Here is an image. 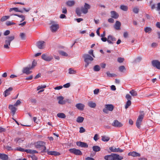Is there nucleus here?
<instances>
[{
	"instance_id": "1",
	"label": "nucleus",
	"mask_w": 160,
	"mask_h": 160,
	"mask_svg": "<svg viewBox=\"0 0 160 160\" xmlns=\"http://www.w3.org/2000/svg\"><path fill=\"white\" fill-rule=\"evenodd\" d=\"M45 142L39 141L34 143L35 147L37 149L42 150V152H47L46 148L45 146Z\"/></svg>"
},
{
	"instance_id": "2",
	"label": "nucleus",
	"mask_w": 160,
	"mask_h": 160,
	"mask_svg": "<svg viewBox=\"0 0 160 160\" xmlns=\"http://www.w3.org/2000/svg\"><path fill=\"white\" fill-rule=\"evenodd\" d=\"M104 158L106 160H121L123 157L118 154L111 153L110 155L105 156Z\"/></svg>"
},
{
	"instance_id": "3",
	"label": "nucleus",
	"mask_w": 160,
	"mask_h": 160,
	"mask_svg": "<svg viewBox=\"0 0 160 160\" xmlns=\"http://www.w3.org/2000/svg\"><path fill=\"white\" fill-rule=\"evenodd\" d=\"M15 38L14 36H8L6 37L5 44L4 45V48L6 49L9 48V46H10L11 42Z\"/></svg>"
},
{
	"instance_id": "4",
	"label": "nucleus",
	"mask_w": 160,
	"mask_h": 160,
	"mask_svg": "<svg viewBox=\"0 0 160 160\" xmlns=\"http://www.w3.org/2000/svg\"><path fill=\"white\" fill-rule=\"evenodd\" d=\"M84 58V61L86 63L85 65V67L87 68L89 64L93 60V58L88 54H84L82 56Z\"/></svg>"
},
{
	"instance_id": "5",
	"label": "nucleus",
	"mask_w": 160,
	"mask_h": 160,
	"mask_svg": "<svg viewBox=\"0 0 160 160\" xmlns=\"http://www.w3.org/2000/svg\"><path fill=\"white\" fill-rule=\"evenodd\" d=\"M91 8L90 6L88 4L85 3L83 7L81 8V11L84 14H86L88 12V10Z\"/></svg>"
},
{
	"instance_id": "6",
	"label": "nucleus",
	"mask_w": 160,
	"mask_h": 160,
	"mask_svg": "<svg viewBox=\"0 0 160 160\" xmlns=\"http://www.w3.org/2000/svg\"><path fill=\"white\" fill-rule=\"evenodd\" d=\"M143 115H141L139 116L137 120L136 121V125L138 128H140L141 127V125L143 118Z\"/></svg>"
},
{
	"instance_id": "7",
	"label": "nucleus",
	"mask_w": 160,
	"mask_h": 160,
	"mask_svg": "<svg viewBox=\"0 0 160 160\" xmlns=\"http://www.w3.org/2000/svg\"><path fill=\"white\" fill-rule=\"evenodd\" d=\"M69 151L71 153L77 155H81L82 154V153L80 150L75 148L70 149Z\"/></svg>"
},
{
	"instance_id": "8",
	"label": "nucleus",
	"mask_w": 160,
	"mask_h": 160,
	"mask_svg": "<svg viewBox=\"0 0 160 160\" xmlns=\"http://www.w3.org/2000/svg\"><path fill=\"white\" fill-rule=\"evenodd\" d=\"M116 38L113 36L109 35L107 38V42L109 44H113L116 41Z\"/></svg>"
},
{
	"instance_id": "9",
	"label": "nucleus",
	"mask_w": 160,
	"mask_h": 160,
	"mask_svg": "<svg viewBox=\"0 0 160 160\" xmlns=\"http://www.w3.org/2000/svg\"><path fill=\"white\" fill-rule=\"evenodd\" d=\"M152 64L153 67L160 69V62L158 60H153L152 61Z\"/></svg>"
},
{
	"instance_id": "10",
	"label": "nucleus",
	"mask_w": 160,
	"mask_h": 160,
	"mask_svg": "<svg viewBox=\"0 0 160 160\" xmlns=\"http://www.w3.org/2000/svg\"><path fill=\"white\" fill-rule=\"evenodd\" d=\"M45 44V42L44 41H39L36 43V46L40 49H42L44 48Z\"/></svg>"
},
{
	"instance_id": "11",
	"label": "nucleus",
	"mask_w": 160,
	"mask_h": 160,
	"mask_svg": "<svg viewBox=\"0 0 160 160\" xmlns=\"http://www.w3.org/2000/svg\"><path fill=\"white\" fill-rule=\"evenodd\" d=\"M57 99L58 100V103L62 105L65 104L68 101V99L63 100L64 98L62 96L58 97Z\"/></svg>"
},
{
	"instance_id": "12",
	"label": "nucleus",
	"mask_w": 160,
	"mask_h": 160,
	"mask_svg": "<svg viewBox=\"0 0 160 160\" xmlns=\"http://www.w3.org/2000/svg\"><path fill=\"white\" fill-rule=\"evenodd\" d=\"M109 150L113 152H123V150L119 148H116L115 147L112 146L109 148Z\"/></svg>"
},
{
	"instance_id": "13",
	"label": "nucleus",
	"mask_w": 160,
	"mask_h": 160,
	"mask_svg": "<svg viewBox=\"0 0 160 160\" xmlns=\"http://www.w3.org/2000/svg\"><path fill=\"white\" fill-rule=\"evenodd\" d=\"M59 28V26L57 24H53L50 27L51 30L52 32H56Z\"/></svg>"
},
{
	"instance_id": "14",
	"label": "nucleus",
	"mask_w": 160,
	"mask_h": 160,
	"mask_svg": "<svg viewBox=\"0 0 160 160\" xmlns=\"http://www.w3.org/2000/svg\"><path fill=\"white\" fill-rule=\"evenodd\" d=\"M32 68H30V66L26 67L24 68L23 69L22 72L23 73H25L27 75L30 74L32 72V71H30V70Z\"/></svg>"
},
{
	"instance_id": "15",
	"label": "nucleus",
	"mask_w": 160,
	"mask_h": 160,
	"mask_svg": "<svg viewBox=\"0 0 160 160\" xmlns=\"http://www.w3.org/2000/svg\"><path fill=\"white\" fill-rule=\"evenodd\" d=\"M9 108L11 110V113L13 116L15 113L16 110L17 108L15 107V106L14 105L10 104L9 105Z\"/></svg>"
},
{
	"instance_id": "16",
	"label": "nucleus",
	"mask_w": 160,
	"mask_h": 160,
	"mask_svg": "<svg viewBox=\"0 0 160 160\" xmlns=\"http://www.w3.org/2000/svg\"><path fill=\"white\" fill-rule=\"evenodd\" d=\"M76 144L77 146L82 148H87L88 147V145L86 143L80 141L77 142Z\"/></svg>"
},
{
	"instance_id": "17",
	"label": "nucleus",
	"mask_w": 160,
	"mask_h": 160,
	"mask_svg": "<svg viewBox=\"0 0 160 160\" xmlns=\"http://www.w3.org/2000/svg\"><path fill=\"white\" fill-rule=\"evenodd\" d=\"M112 125L114 127H121L122 126V124L117 120H114L113 122L112 123Z\"/></svg>"
},
{
	"instance_id": "18",
	"label": "nucleus",
	"mask_w": 160,
	"mask_h": 160,
	"mask_svg": "<svg viewBox=\"0 0 160 160\" xmlns=\"http://www.w3.org/2000/svg\"><path fill=\"white\" fill-rule=\"evenodd\" d=\"M41 57L42 59L47 61H50L53 59L52 57H49L45 54H43Z\"/></svg>"
},
{
	"instance_id": "19",
	"label": "nucleus",
	"mask_w": 160,
	"mask_h": 160,
	"mask_svg": "<svg viewBox=\"0 0 160 160\" xmlns=\"http://www.w3.org/2000/svg\"><path fill=\"white\" fill-rule=\"evenodd\" d=\"M13 90V88L12 87H10L8 88L4 92V95L5 97H6L9 95L11 92Z\"/></svg>"
},
{
	"instance_id": "20",
	"label": "nucleus",
	"mask_w": 160,
	"mask_h": 160,
	"mask_svg": "<svg viewBox=\"0 0 160 160\" xmlns=\"http://www.w3.org/2000/svg\"><path fill=\"white\" fill-rule=\"evenodd\" d=\"M111 17L114 19H117L119 17V14L115 11H111L110 12Z\"/></svg>"
},
{
	"instance_id": "21",
	"label": "nucleus",
	"mask_w": 160,
	"mask_h": 160,
	"mask_svg": "<svg viewBox=\"0 0 160 160\" xmlns=\"http://www.w3.org/2000/svg\"><path fill=\"white\" fill-rule=\"evenodd\" d=\"M66 4L67 6L71 7L75 5V2L74 0H69L66 2Z\"/></svg>"
},
{
	"instance_id": "22",
	"label": "nucleus",
	"mask_w": 160,
	"mask_h": 160,
	"mask_svg": "<svg viewBox=\"0 0 160 160\" xmlns=\"http://www.w3.org/2000/svg\"><path fill=\"white\" fill-rule=\"evenodd\" d=\"M76 107L79 110L82 111L85 107L84 105L82 103H79L76 104Z\"/></svg>"
},
{
	"instance_id": "23",
	"label": "nucleus",
	"mask_w": 160,
	"mask_h": 160,
	"mask_svg": "<svg viewBox=\"0 0 160 160\" xmlns=\"http://www.w3.org/2000/svg\"><path fill=\"white\" fill-rule=\"evenodd\" d=\"M47 152L48 154L50 155H52L57 156L59 155L60 154L59 152H58L56 151H49L48 150H47Z\"/></svg>"
},
{
	"instance_id": "24",
	"label": "nucleus",
	"mask_w": 160,
	"mask_h": 160,
	"mask_svg": "<svg viewBox=\"0 0 160 160\" xmlns=\"http://www.w3.org/2000/svg\"><path fill=\"white\" fill-rule=\"evenodd\" d=\"M128 155L131 156L133 157H140V154L138 153L135 152H131L128 153Z\"/></svg>"
},
{
	"instance_id": "25",
	"label": "nucleus",
	"mask_w": 160,
	"mask_h": 160,
	"mask_svg": "<svg viewBox=\"0 0 160 160\" xmlns=\"http://www.w3.org/2000/svg\"><path fill=\"white\" fill-rule=\"evenodd\" d=\"M121 26V22L119 21H116L114 25V28L116 30H120Z\"/></svg>"
},
{
	"instance_id": "26",
	"label": "nucleus",
	"mask_w": 160,
	"mask_h": 160,
	"mask_svg": "<svg viewBox=\"0 0 160 160\" xmlns=\"http://www.w3.org/2000/svg\"><path fill=\"white\" fill-rule=\"evenodd\" d=\"M105 108H107L108 111H112L114 107L112 104H106Z\"/></svg>"
},
{
	"instance_id": "27",
	"label": "nucleus",
	"mask_w": 160,
	"mask_h": 160,
	"mask_svg": "<svg viewBox=\"0 0 160 160\" xmlns=\"http://www.w3.org/2000/svg\"><path fill=\"white\" fill-rule=\"evenodd\" d=\"M8 158V155L5 154L0 153V158L2 160H6Z\"/></svg>"
},
{
	"instance_id": "28",
	"label": "nucleus",
	"mask_w": 160,
	"mask_h": 160,
	"mask_svg": "<svg viewBox=\"0 0 160 160\" xmlns=\"http://www.w3.org/2000/svg\"><path fill=\"white\" fill-rule=\"evenodd\" d=\"M88 105L89 107L91 108H95L96 106V103L93 102L91 101H89L88 102Z\"/></svg>"
},
{
	"instance_id": "29",
	"label": "nucleus",
	"mask_w": 160,
	"mask_h": 160,
	"mask_svg": "<svg viewBox=\"0 0 160 160\" xmlns=\"http://www.w3.org/2000/svg\"><path fill=\"white\" fill-rule=\"evenodd\" d=\"M24 140V138H16L15 139L14 141L16 143H18L19 144L22 143Z\"/></svg>"
},
{
	"instance_id": "30",
	"label": "nucleus",
	"mask_w": 160,
	"mask_h": 160,
	"mask_svg": "<svg viewBox=\"0 0 160 160\" xmlns=\"http://www.w3.org/2000/svg\"><path fill=\"white\" fill-rule=\"evenodd\" d=\"M92 149L95 152H99L100 151V148L98 146H94L92 147Z\"/></svg>"
},
{
	"instance_id": "31",
	"label": "nucleus",
	"mask_w": 160,
	"mask_h": 160,
	"mask_svg": "<svg viewBox=\"0 0 160 160\" xmlns=\"http://www.w3.org/2000/svg\"><path fill=\"white\" fill-rule=\"evenodd\" d=\"M84 119V118L81 116H79L78 117L76 121L78 123H82V122Z\"/></svg>"
},
{
	"instance_id": "32",
	"label": "nucleus",
	"mask_w": 160,
	"mask_h": 160,
	"mask_svg": "<svg viewBox=\"0 0 160 160\" xmlns=\"http://www.w3.org/2000/svg\"><path fill=\"white\" fill-rule=\"evenodd\" d=\"M102 140L104 142H108L110 139V138L105 136H101Z\"/></svg>"
},
{
	"instance_id": "33",
	"label": "nucleus",
	"mask_w": 160,
	"mask_h": 160,
	"mask_svg": "<svg viewBox=\"0 0 160 160\" xmlns=\"http://www.w3.org/2000/svg\"><path fill=\"white\" fill-rule=\"evenodd\" d=\"M129 93L133 97L137 96L138 95L137 92L134 89H132L130 91Z\"/></svg>"
},
{
	"instance_id": "34",
	"label": "nucleus",
	"mask_w": 160,
	"mask_h": 160,
	"mask_svg": "<svg viewBox=\"0 0 160 160\" xmlns=\"http://www.w3.org/2000/svg\"><path fill=\"white\" fill-rule=\"evenodd\" d=\"M57 116L58 117L62 118H65L66 117L65 115L63 113H58Z\"/></svg>"
},
{
	"instance_id": "35",
	"label": "nucleus",
	"mask_w": 160,
	"mask_h": 160,
	"mask_svg": "<svg viewBox=\"0 0 160 160\" xmlns=\"http://www.w3.org/2000/svg\"><path fill=\"white\" fill-rule=\"evenodd\" d=\"M120 8L121 9L124 11H126L128 10V7L125 5H121L120 7Z\"/></svg>"
},
{
	"instance_id": "36",
	"label": "nucleus",
	"mask_w": 160,
	"mask_h": 160,
	"mask_svg": "<svg viewBox=\"0 0 160 160\" xmlns=\"http://www.w3.org/2000/svg\"><path fill=\"white\" fill-rule=\"evenodd\" d=\"M93 70L96 72L99 71L100 70V67L98 65H96L93 68Z\"/></svg>"
},
{
	"instance_id": "37",
	"label": "nucleus",
	"mask_w": 160,
	"mask_h": 160,
	"mask_svg": "<svg viewBox=\"0 0 160 160\" xmlns=\"http://www.w3.org/2000/svg\"><path fill=\"white\" fill-rule=\"evenodd\" d=\"M131 104V102L130 100H128L126 103L125 108L126 109L128 108Z\"/></svg>"
},
{
	"instance_id": "38",
	"label": "nucleus",
	"mask_w": 160,
	"mask_h": 160,
	"mask_svg": "<svg viewBox=\"0 0 160 160\" xmlns=\"http://www.w3.org/2000/svg\"><path fill=\"white\" fill-rule=\"evenodd\" d=\"M106 74H107V76L109 77H116L117 76L116 74H114V73H111L109 72H107L106 73Z\"/></svg>"
},
{
	"instance_id": "39",
	"label": "nucleus",
	"mask_w": 160,
	"mask_h": 160,
	"mask_svg": "<svg viewBox=\"0 0 160 160\" xmlns=\"http://www.w3.org/2000/svg\"><path fill=\"white\" fill-rule=\"evenodd\" d=\"M58 52L62 56H68V54L66 52L63 51H58Z\"/></svg>"
},
{
	"instance_id": "40",
	"label": "nucleus",
	"mask_w": 160,
	"mask_h": 160,
	"mask_svg": "<svg viewBox=\"0 0 160 160\" xmlns=\"http://www.w3.org/2000/svg\"><path fill=\"white\" fill-rule=\"evenodd\" d=\"M10 17L9 16H5L2 17L1 19V21L2 22H4L8 19Z\"/></svg>"
},
{
	"instance_id": "41",
	"label": "nucleus",
	"mask_w": 160,
	"mask_h": 160,
	"mask_svg": "<svg viewBox=\"0 0 160 160\" xmlns=\"http://www.w3.org/2000/svg\"><path fill=\"white\" fill-rule=\"evenodd\" d=\"M20 36L22 40H24L25 39L26 35L24 33H20Z\"/></svg>"
},
{
	"instance_id": "42",
	"label": "nucleus",
	"mask_w": 160,
	"mask_h": 160,
	"mask_svg": "<svg viewBox=\"0 0 160 160\" xmlns=\"http://www.w3.org/2000/svg\"><path fill=\"white\" fill-rule=\"evenodd\" d=\"M14 15L17 16L19 18H21V19H22V21H24L25 18V16L23 15H19L17 14H15Z\"/></svg>"
},
{
	"instance_id": "43",
	"label": "nucleus",
	"mask_w": 160,
	"mask_h": 160,
	"mask_svg": "<svg viewBox=\"0 0 160 160\" xmlns=\"http://www.w3.org/2000/svg\"><path fill=\"white\" fill-rule=\"evenodd\" d=\"M76 73V71L75 70L72 69V68H70L69 69V73L70 74H73Z\"/></svg>"
},
{
	"instance_id": "44",
	"label": "nucleus",
	"mask_w": 160,
	"mask_h": 160,
	"mask_svg": "<svg viewBox=\"0 0 160 160\" xmlns=\"http://www.w3.org/2000/svg\"><path fill=\"white\" fill-rule=\"evenodd\" d=\"M29 101L33 104H36L37 103V100L36 99L32 98L29 99Z\"/></svg>"
},
{
	"instance_id": "45",
	"label": "nucleus",
	"mask_w": 160,
	"mask_h": 160,
	"mask_svg": "<svg viewBox=\"0 0 160 160\" xmlns=\"http://www.w3.org/2000/svg\"><path fill=\"white\" fill-rule=\"evenodd\" d=\"M81 11L78 8H77L76 9V13L79 16H81Z\"/></svg>"
},
{
	"instance_id": "46",
	"label": "nucleus",
	"mask_w": 160,
	"mask_h": 160,
	"mask_svg": "<svg viewBox=\"0 0 160 160\" xmlns=\"http://www.w3.org/2000/svg\"><path fill=\"white\" fill-rule=\"evenodd\" d=\"M152 29L150 27H147L144 28V31L146 32H151Z\"/></svg>"
},
{
	"instance_id": "47",
	"label": "nucleus",
	"mask_w": 160,
	"mask_h": 160,
	"mask_svg": "<svg viewBox=\"0 0 160 160\" xmlns=\"http://www.w3.org/2000/svg\"><path fill=\"white\" fill-rule=\"evenodd\" d=\"M15 150H18L21 152H24V149L21 147H17L15 149Z\"/></svg>"
},
{
	"instance_id": "48",
	"label": "nucleus",
	"mask_w": 160,
	"mask_h": 160,
	"mask_svg": "<svg viewBox=\"0 0 160 160\" xmlns=\"http://www.w3.org/2000/svg\"><path fill=\"white\" fill-rule=\"evenodd\" d=\"M46 86L45 85H41V86H39L37 87V90H40L41 89L45 88H46Z\"/></svg>"
},
{
	"instance_id": "49",
	"label": "nucleus",
	"mask_w": 160,
	"mask_h": 160,
	"mask_svg": "<svg viewBox=\"0 0 160 160\" xmlns=\"http://www.w3.org/2000/svg\"><path fill=\"white\" fill-rule=\"evenodd\" d=\"M119 70L121 72H122L124 70H126V68L124 66H121L119 67Z\"/></svg>"
},
{
	"instance_id": "50",
	"label": "nucleus",
	"mask_w": 160,
	"mask_h": 160,
	"mask_svg": "<svg viewBox=\"0 0 160 160\" xmlns=\"http://www.w3.org/2000/svg\"><path fill=\"white\" fill-rule=\"evenodd\" d=\"M37 64V62L34 60L32 62V66L31 67L30 66L31 68L32 69Z\"/></svg>"
},
{
	"instance_id": "51",
	"label": "nucleus",
	"mask_w": 160,
	"mask_h": 160,
	"mask_svg": "<svg viewBox=\"0 0 160 160\" xmlns=\"http://www.w3.org/2000/svg\"><path fill=\"white\" fill-rule=\"evenodd\" d=\"M18 8H11L9 10V11L10 12H11L13 10H14L16 12H18Z\"/></svg>"
},
{
	"instance_id": "52",
	"label": "nucleus",
	"mask_w": 160,
	"mask_h": 160,
	"mask_svg": "<svg viewBox=\"0 0 160 160\" xmlns=\"http://www.w3.org/2000/svg\"><path fill=\"white\" fill-rule=\"evenodd\" d=\"M14 24H15V23L13 22H12L11 21H7L6 22V25L7 26H10V25H14Z\"/></svg>"
},
{
	"instance_id": "53",
	"label": "nucleus",
	"mask_w": 160,
	"mask_h": 160,
	"mask_svg": "<svg viewBox=\"0 0 160 160\" xmlns=\"http://www.w3.org/2000/svg\"><path fill=\"white\" fill-rule=\"evenodd\" d=\"M21 103V102L19 100H18L16 101V102L14 104V106H17L19 105Z\"/></svg>"
},
{
	"instance_id": "54",
	"label": "nucleus",
	"mask_w": 160,
	"mask_h": 160,
	"mask_svg": "<svg viewBox=\"0 0 160 160\" xmlns=\"http://www.w3.org/2000/svg\"><path fill=\"white\" fill-rule=\"evenodd\" d=\"M124 60V58H118L117 60L118 62L122 63L123 62Z\"/></svg>"
},
{
	"instance_id": "55",
	"label": "nucleus",
	"mask_w": 160,
	"mask_h": 160,
	"mask_svg": "<svg viewBox=\"0 0 160 160\" xmlns=\"http://www.w3.org/2000/svg\"><path fill=\"white\" fill-rule=\"evenodd\" d=\"M133 11L135 13H138L139 12V9L137 8H134L133 9Z\"/></svg>"
},
{
	"instance_id": "56",
	"label": "nucleus",
	"mask_w": 160,
	"mask_h": 160,
	"mask_svg": "<svg viewBox=\"0 0 160 160\" xmlns=\"http://www.w3.org/2000/svg\"><path fill=\"white\" fill-rule=\"evenodd\" d=\"M126 98L128 100H130L132 99V97L129 94H127L126 96Z\"/></svg>"
},
{
	"instance_id": "57",
	"label": "nucleus",
	"mask_w": 160,
	"mask_h": 160,
	"mask_svg": "<svg viewBox=\"0 0 160 160\" xmlns=\"http://www.w3.org/2000/svg\"><path fill=\"white\" fill-rule=\"evenodd\" d=\"M142 58L141 57H138L135 60V62H138L142 60Z\"/></svg>"
},
{
	"instance_id": "58",
	"label": "nucleus",
	"mask_w": 160,
	"mask_h": 160,
	"mask_svg": "<svg viewBox=\"0 0 160 160\" xmlns=\"http://www.w3.org/2000/svg\"><path fill=\"white\" fill-rule=\"evenodd\" d=\"M85 131V129L82 127H81L80 128L79 132L80 133H83Z\"/></svg>"
},
{
	"instance_id": "59",
	"label": "nucleus",
	"mask_w": 160,
	"mask_h": 160,
	"mask_svg": "<svg viewBox=\"0 0 160 160\" xmlns=\"http://www.w3.org/2000/svg\"><path fill=\"white\" fill-rule=\"evenodd\" d=\"M62 13H64V14H66L67 13V8L66 7H63L62 8Z\"/></svg>"
},
{
	"instance_id": "60",
	"label": "nucleus",
	"mask_w": 160,
	"mask_h": 160,
	"mask_svg": "<svg viewBox=\"0 0 160 160\" xmlns=\"http://www.w3.org/2000/svg\"><path fill=\"white\" fill-rule=\"evenodd\" d=\"M10 33V31L9 30H7L4 33V36H7Z\"/></svg>"
},
{
	"instance_id": "61",
	"label": "nucleus",
	"mask_w": 160,
	"mask_h": 160,
	"mask_svg": "<svg viewBox=\"0 0 160 160\" xmlns=\"http://www.w3.org/2000/svg\"><path fill=\"white\" fill-rule=\"evenodd\" d=\"M70 86V84L69 83H68L63 85V87L65 88H68Z\"/></svg>"
},
{
	"instance_id": "62",
	"label": "nucleus",
	"mask_w": 160,
	"mask_h": 160,
	"mask_svg": "<svg viewBox=\"0 0 160 160\" xmlns=\"http://www.w3.org/2000/svg\"><path fill=\"white\" fill-rule=\"evenodd\" d=\"M62 88V86H57L54 88V89L55 90H59L60 89H61Z\"/></svg>"
},
{
	"instance_id": "63",
	"label": "nucleus",
	"mask_w": 160,
	"mask_h": 160,
	"mask_svg": "<svg viewBox=\"0 0 160 160\" xmlns=\"http://www.w3.org/2000/svg\"><path fill=\"white\" fill-rule=\"evenodd\" d=\"M99 92V90L98 89H96L94 90V93L95 94H97Z\"/></svg>"
},
{
	"instance_id": "64",
	"label": "nucleus",
	"mask_w": 160,
	"mask_h": 160,
	"mask_svg": "<svg viewBox=\"0 0 160 160\" xmlns=\"http://www.w3.org/2000/svg\"><path fill=\"white\" fill-rule=\"evenodd\" d=\"M108 21L110 23H112L114 22V20L112 18H110L108 19Z\"/></svg>"
}]
</instances>
